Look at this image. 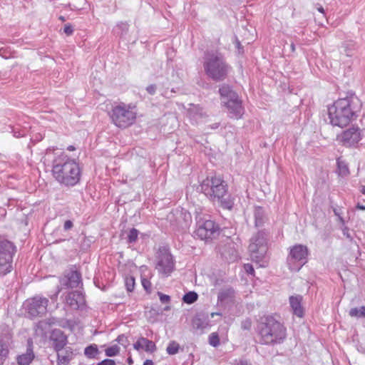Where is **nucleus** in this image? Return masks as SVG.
I'll use <instances>...</instances> for the list:
<instances>
[{"instance_id":"1","label":"nucleus","mask_w":365,"mask_h":365,"mask_svg":"<svg viewBox=\"0 0 365 365\" xmlns=\"http://www.w3.org/2000/svg\"><path fill=\"white\" fill-rule=\"evenodd\" d=\"M46 155H53L52 173L59 183L72 187L77 185L81 179V169L78 163L71 159L61 150H48Z\"/></svg>"},{"instance_id":"2","label":"nucleus","mask_w":365,"mask_h":365,"mask_svg":"<svg viewBox=\"0 0 365 365\" xmlns=\"http://www.w3.org/2000/svg\"><path fill=\"white\" fill-rule=\"evenodd\" d=\"M361 106V100L354 93L339 98L328 108L330 123L341 128L348 125L357 118Z\"/></svg>"},{"instance_id":"3","label":"nucleus","mask_w":365,"mask_h":365,"mask_svg":"<svg viewBox=\"0 0 365 365\" xmlns=\"http://www.w3.org/2000/svg\"><path fill=\"white\" fill-rule=\"evenodd\" d=\"M257 334L262 344L275 345L282 344L287 338V328L277 314L261 317L257 322Z\"/></svg>"},{"instance_id":"4","label":"nucleus","mask_w":365,"mask_h":365,"mask_svg":"<svg viewBox=\"0 0 365 365\" xmlns=\"http://www.w3.org/2000/svg\"><path fill=\"white\" fill-rule=\"evenodd\" d=\"M204 72L208 78L215 82L227 79L232 68L219 49L207 50L202 57Z\"/></svg>"},{"instance_id":"5","label":"nucleus","mask_w":365,"mask_h":365,"mask_svg":"<svg viewBox=\"0 0 365 365\" xmlns=\"http://www.w3.org/2000/svg\"><path fill=\"white\" fill-rule=\"evenodd\" d=\"M200 189L210 200L217 202L223 209H232L234 200L227 192V182L221 177H207L200 183Z\"/></svg>"},{"instance_id":"6","label":"nucleus","mask_w":365,"mask_h":365,"mask_svg":"<svg viewBox=\"0 0 365 365\" xmlns=\"http://www.w3.org/2000/svg\"><path fill=\"white\" fill-rule=\"evenodd\" d=\"M268 232L265 230L259 231L254 235L249 245V252L252 261L264 267L268 264L267 257Z\"/></svg>"},{"instance_id":"7","label":"nucleus","mask_w":365,"mask_h":365,"mask_svg":"<svg viewBox=\"0 0 365 365\" xmlns=\"http://www.w3.org/2000/svg\"><path fill=\"white\" fill-rule=\"evenodd\" d=\"M135 106L120 103L114 105L110 113L113 123L118 128H126L133 125L136 119Z\"/></svg>"},{"instance_id":"8","label":"nucleus","mask_w":365,"mask_h":365,"mask_svg":"<svg viewBox=\"0 0 365 365\" xmlns=\"http://www.w3.org/2000/svg\"><path fill=\"white\" fill-rule=\"evenodd\" d=\"M196 230L195 235L202 240L208 241L216 238L220 235V227L210 216L196 211Z\"/></svg>"},{"instance_id":"9","label":"nucleus","mask_w":365,"mask_h":365,"mask_svg":"<svg viewBox=\"0 0 365 365\" xmlns=\"http://www.w3.org/2000/svg\"><path fill=\"white\" fill-rule=\"evenodd\" d=\"M16 251L13 242L0 237V276L4 277L13 270V259Z\"/></svg>"},{"instance_id":"10","label":"nucleus","mask_w":365,"mask_h":365,"mask_svg":"<svg viewBox=\"0 0 365 365\" xmlns=\"http://www.w3.org/2000/svg\"><path fill=\"white\" fill-rule=\"evenodd\" d=\"M48 299L40 295L27 299L23 304L28 317L31 319L41 317L47 312Z\"/></svg>"},{"instance_id":"11","label":"nucleus","mask_w":365,"mask_h":365,"mask_svg":"<svg viewBox=\"0 0 365 365\" xmlns=\"http://www.w3.org/2000/svg\"><path fill=\"white\" fill-rule=\"evenodd\" d=\"M309 250L307 246L295 245L290 248L287 264L291 271L298 272L307 262Z\"/></svg>"},{"instance_id":"12","label":"nucleus","mask_w":365,"mask_h":365,"mask_svg":"<svg viewBox=\"0 0 365 365\" xmlns=\"http://www.w3.org/2000/svg\"><path fill=\"white\" fill-rule=\"evenodd\" d=\"M155 269L163 277H168L175 269V261L170 252L165 249H160Z\"/></svg>"},{"instance_id":"13","label":"nucleus","mask_w":365,"mask_h":365,"mask_svg":"<svg viewBox=\"0 0 365 365\" xmlns=\"http://www.w3.org/2000/svg\"><path fill=\"white\" fill-rule=\"evenodd\" d=\"M223 105L227 108L228 116L230 118L240 119L244 114V108L242 105V101L239 96L236 98L226 101Z\"/></svg>"},{"instance_id":"14","label":"nucleus","mask_w":365,"mask_h":365,"mask_svg":"<svg viewBox=\"0 0 365 365\" xmlns=\"http://www.w3.org/2000/svg\"><path fill=\"white\" fill-rule=\"evenodd\" d=\"M339 138L344 145L353 146L357 144L361 138V130L359 128H350L344 130Z\"/></svg>"},{"instance_id":"15","label":"nucleus","mask_w":365,"mask_h":365,"mask_svg":"<svg viewBox=\"0 0 365 365\" xmlns=\"http://www.w3.org/2000/svg\"><path fill=\"white\" fill-rule=\"evenodd\" d=\"M52 345L56 352L61 351L68 343V338L60 329H54L51 336Z\"/></svg>"},{"instance_id":"16","label":"nucleus","mask_w":365,"mask_h":365,"mask_svg":"<svg viewBox=\"0 0 365 365\" xmlns=\"http://www.w3.org/2000/svg\"><path fill=\"white\" fill-rule=\"evenodd\" d=\"M66 303L75 309H79L85 303L84 296L78 291L70 292L66 297Z\"/></svg>"},{"instance_id":"17","label":"nucleus","mask_w":365,"mask_h":365,"mask_svg":"<svg viewBox=\"0 0 365 365\" xmlns=\"http://www.w3.org/2000/svg\"><path fill=\"white\" fill-rule=\"evenodd\" d=\"M34 358L33 344L31 340H29L26 353L18 355L16 356V362L18 365H30Z\"/></svg>"},{"instance_id":"18","label":"nucleus","mask_w":365,"mask_h":365,"mask_svg":"<svg viewBox=\"0 0 365 365\" xmlns=\"http://www.w3.org/2000/svg\"><path fill=\"white\" fill-rule=\"evenodd\" d=\"M302 299L301 295L291 296L289 297V304L293 314L300 318L304 316V308L302 305Z\"/></svg>"},{"instance_id":"19","label":"nucleus","mask_w":365,"mask_h":365,"mask_svg":"<svg viewBox=\"0 0 365 365\" xmlns=\"http://www.w3.org/2000/svg\"><path fill=\"white\" fill-rule=\"evenodd\" d=\"M193 328L197 330H204L210 327V319L207 314L204 313L197 314L192 319Z\"/></svg>"},{"instance_id":"20","label":"nucleus","mask_w":365,"mask_h":365,"mask_svg":"<svg viewBox=\"0 0 365 365\" xmlns=\"http://www.w3.org/2000/svg\"><path fill=\"white\" fill-rule=\"evenodd\" d=\"M73 356V349L70 346L63 348L57 352V365H68Z\"/></svg>"},{"instance_id":"21","label":"nucleus","mask_w":365,"mask_h":365,"mask_svg":"<svg viewBox=\"0 0 365 365\" xmlns=\"http://www.w3.org/2000/svg\"><path fill=\"white\" fill-rule=\"evenodd\" d=\"M235 297V290L232 288H227L219 292L217 295V304L224 305L231 302Z\"/></svg>"},{"instance_id":"22","label":"nucleus","mask_w":365,"mask_h":365,"mask_svg":"<svg viewBox=\"0 0 365 365\" xmlns=\"http://www.w3.org/2000/svg\"><path fill=\"white\" fill-rule=\"evenodd\" d=\"M219 93L221 97V101L223 104L225 101L233 99L238 96L237 93L227 84H222L220 86Z\"/></svg>"},{"instance_id":"23","label":"nucleus","mask_w":365,"mask_h":365,"mask_svg":"<svg viewBox=\"0 0 365 365\" xmlns=\"http://www.w3.org/2000/svg\"><path fill=\"white\" fill-rule=\"evenodd\" d=\"M66 285L70 288H75L81 283V275L78 271H71L66 276Z\"/></svg>"},{"instance_id":"24","label":"nucleus","mask_w":365,"mask_h":365,"mask_svg":"<svg viewBox=\"0 0 365 365\" xmlns=\"http://www.w3.org/2000/svg\"><path fill=\"white\" fill-rule=\"evenodd\" d=\"M254 217L255 227H262L267 220L264 208L260 206L255 207L254 210Z\"/></svg>"},{"instance_id":"25","label":"nucleus","mask_w":365,"mask_h":365,"mask_svg":"<svg viewBox=\"0 0 365 365\" xmlns=\"http://www.w3.org/2000/svg\"><path fill=\"white\" fill-rule=\"evenodd\" d=\"M187 115L190 119L197 120L205 115L203 108L198 105H190L187 109Z\"/></svg>"},{"instance_id":"26","label":"nucleus","mask_w":365,"mask_h":365,"mask_svg":"<svg viewBox=\"0 0 365 365\" xmlns=\"http://www.w3.org/2000/svg\"><path fill=\"white\" fill-rule=\"evenodd\" d=\"M337 173L339 176L345 177L349 175L348 164L345 160L338 158L336 160Z\"/></svg>"},{"instance_id":"27","label":"nucleus","mask_w":365,"mask_h":365,"mask_svg":"<svg viewBox=\"0 0 365 365\" xmlns=\"http://www.w3.org/2000/svg\"><path fill=\"white\" fill-rule=\"evenodd\" d=\"M9 354L8 344L0 339V365H2L6 360Z\"/></svg>"},{"instance_id":"28","label":"nucleus","mask_w":365,"mask_h":365,"mask_svg":"<svg viewBox=\"0 0 365 365\" xmlns=\"http://www.w3.org/2000/svg\"><path fill=\"white\" fill-rule=\"evenodd\" d=\"M140 341L143 343V349L146 352L153 353L156 351L155 344L153 341L142 336L140 337Z\"/></svg>"},{"instance_id":"29","label":"nucleus","mask_w":365,"mask_h":365,"mask_svg":"<svg viewBox=\"0 0 365 365\" xmlns=\"http://www.w3.org/2000/svg\"><path fill=\"white\" fill-rule=\"evenodd\" d=\"M349 315L356 319L365 318V306L350 309Z\"/></svg>"},{"instance_id":"30","label":"nucleus","mask_w":365,"mask_h":365,"mask_svg":"<svg viewBox=\"0 0 365 365\" xmlns=\"http://www.w3.org/2000/svg\"><path fill=\"white\" fill-rule=\"evenodd\" d=\"M98 354V349L96 344H93L88 346L84 350V354L89 359H94Z\"/></svg>"},{"instance_id":"31","label":"nucleus","mask_w":365,"mask_h":365,"mask_svg":"<svg viewBox=\"0 0 365 365\" xmlns=\"http://www.w3.org/2000/svg\"><path fill=\"white\" fill-rule=\"evenodd\" d=\"M198 299V294L193 291L188 292L184 294L182 297L183 302L191 304L195 302Z\"/></svg>"},{"instance_id":"32","label":"nucleus","mask_w":365,"mask_h":365,"mask_svg":"<svg viewBox=\"0 0 365 365\" xmlns=\"http://www.w3.org/2000/svg\"><path fill=\"white\" fill-rule=\"evenodd\" d=\"M179 344L175 341H171L166 348V351L169 355H175L179 351Z\"/></svg>"},{"instance_id":"33","label":"nucleus","mask_w":365,"mask_h":365,"mask_svg":"<svg viewBox=\"0 0 365 365\" xmlns=\"http://www.w3.org/2000/svg\"><path fill=\"white\" fill-rule=\"evenodd\" d=\"M139 231L135 228H132L129 230L127 236V242L129 244L135 243L138 237Z\"/></svg>"},{"instance_id":"34","label":"nucleus","mask_w":365,"mask_h":365,"mask_svg":"<svg viewBox=\"0 0 365 365\" xmlns=\"http://www.w3.org/2000/svg\"><path fill=\"white\" fill-rule=\"evenodd\" d=\"M129 29V25L126 22H120L116 26V29L120 31H117L118 34L120 36L125 35Z\"/></svg>"},{"instance_id":"35","label":"nucleus","mask_w":365,"mask_h":365,"mask_svg":"<svg viewBox=\"0 0 365 365\" xmlns=\"http://www.w3.org/2000/svg\"><path fill=\"white\" fill-rule=\"evenodd\" d=\"M209 344L213 347L220 345V338L217 332H213L209 336Z\"/></svg>"},{"instance_id":"36","label":"nucleus","mask_w":365,"mask_h":365,"mask_svg":"<svg viewBox=\"0 0 365 365\" xmlns=\"http://www.w3.org/2000/svg\"><path fill=\"white\" fill-rule=\"evenodd\" d=\"M125 285L128 292H133L135 288V278L131 276L126 277L125 279Z\"/></svg>"},{"instance_id":"37","label":"nucleus","mask_w":365,"mask_h":365,"mask_svg":"<svg viewBox=\"0 0 365 365\" xmlns=\"http://www.w3.org/2000/svg\"><path fill=\"white\" fill-rule=\"evenodd\" d=\"M344 51L347 56H352L354 55V44L352 42H347L343 45Z\"/></svg>"},{"instance_id":"38","label":"nucleus","mask_w":365,"mask_h":365,"mask_svg":"<svg viewBox=\"0 0 365 365\" xmlns=\"http://www.w3.org/2000/svg\"><path fill=\"white\" fill-rule=\"evenodd\" d=\"M120 351V348L117 345L111 346L108 348H107L105 351L106 355L107 356H116Z\"/></svg>"},{"instance_id":"39","label":"nucleus","mask_w":365,"mask_h":365,"mask_svg":"<svg viewBox=\"0 0 365 365\" xmlns=\"http://www.w3.org/2000/svg\"><path fill=\"white\" fill-rule=\"evenodd\" d=\"M223 255L230 262H235L239 257L238 253L235 250H232L229 254L224 252Z\"/></svg>"},{"instance_id":"40","label":"nucleus","mask_w":365,"mask_h":365,"mask_svg":"<svg viewBox=\"0 0 365 365\" xmlns=\"http://www.w3.org/2000/svg\"><path fill=\"white\" fill-rule=\"evenodd\" d=\"M116 341L120 344L123 345L125 347L127 346L129 344V341H128V337L125 336L124 334L119 335L117 337Z\"/></svg>"},{"instance_id":"41","label":"nucleus","mask_w":365,"mask_h":365,"mask_svg":"<svg viewBox=\"0 0 365 365\" xmlns=\"http://www.w3.org/2000/svg\"><path fill=\"white\" fill-rule=\"evenodd\" d=\"M160 301L162 304H168L170 302V297L160 292H158Z\"/></svg>"},{"instance_id":"42","label":"nucleus","mask_w":365,"mask_h":365,"mask_svg":"<svg viewBox=\"0 0 365 365\" xmlns=\"http://www.w3.org/2000/svg\"><path fill=\"white\" fill-rule=\"evenodd\" d=\"M12 133L16 138H21L26 135V130L25 129H19L18 128H13Z\"/></svg>"},{"instance_id":"43","label":"nucleus","mask_w":365,"mask_h":365,"mask_svg":"<svg viewBox=\"0 0 365 365\" xmlns=\"http://www.w3.org/2000/svg\"><path fill=\"white\" fill-rule=\"evenodd\" d=\"M73 28L70 24H66L63 28V31L67 36H71L73 33Z\"/></svg>"},{"instance_id":"44","label":"nucleus","mask_w":365,"mask_h":365,"mask_svg":"<svg viewBox=\"0 0 365 365\" xmlns=\"http://www.w3.org/2000/svg\"><path fill=\"white\" fill-rule=\"evenodd\" d=\"M141 283H142V285H143V288L146 291H150V290L151 283H150V282L148 279H147L145 278H143L142 280H141Z\"/></svg>"},{"instance_id":"45","label":"nucleus","mask_w":365,"mask_h":365,"mask_svg":"<svg viewBox=\"0 0 365 365\" xmlns=\"http://www.w3.org/2000/svg\"><path fill=\"white\" fill-rule=\"evenodd\" d=\"M157 86L155 84H150L146 87L147 92L150 95H154L156 93Z\"/></svg>"},{"instance_id":"46","label":"nucleus","mask_w":365,"mask_h":365,"mask_svg":"<svg viewBox=\"0 0 365 365\" xmlns=\"http://www.w3.org/2000/svg\"><path fill=\"white\" fill-rule=\"evenodd\" d=\"M244 269L247 274H254L255 270L253 266L251 264H245Z\"/></svg>"},{"instance_id":"47","label":"nucleus","mask_w":365,"mask_h":365,"mask_svg":"<svg viewBox=\"0 0 365 365\" xmlns=\"http://www.w3.org/2000/svg\"><path fill=\"white\" fill-rule=\"evenodd\" d=\"M342 232H343V235L347 239H349L350 241H351L353 240V237L350 233L349 229L347 227L345 226L342 228Z\"/></svg>"},{"instance_id":"48","label":"nucleus","mask_w":365,"mask_h":365,"mask_svg":"<svg viewBox=\"0 0 365 365\" xmlns=\"http://www.w3.org/2000/svg\"><path fill=\"white\" fill-rule=\"evenodd\" d=\"M98 365H115V362L113 359H106L99 362Z\"/></svg>"},{"instance_id":"49","label":"nucleus","mask_w":365,"mask_h":365,"mask_svg":"<svg viewBox=\"0 0 365 365\" xmlns=\"http://www.w3.org/2000/svg\"><path fill=\"white\" fill-rule=\"evenodd\" d=\"M143 342L140 341V337L137 340L135 343L133 344V348L134 349L137 351H140L143 349Z\"/></svg>"},{"instance_id":"50","label":"nucleus","mask_w":365,"mask_h":365,"mask_svg":"<svg viewBox=\"0 0 365 365\" xmlns=\"http://www.w3.org/2000/svg\"><path fill=\"white\" fill-rule=\"evenodd\" d=\"M73 227V223L71 220H68L64 222L63 229L67 231L71 230Z\"/></svg>"},{"instance_id":"51","label":"nucleus","mask_w":365,"mask_h":365,"mask_svg":"<svg viewBox=\"0 0 365 365\" xmlns=\"http://www.w3.org/2000/svg\"><path fill=\"white\" fill-rule=\"evenodd\" d=\"M143 365H154V363L152 360L150 359H146L144 363H143Z\"/></svg>"},{"instance_id":"52","label":"nucleus","mask_w":365,"mask_h":365,"mask_svg":"<svg viewBox=\"0 0 365 365\" xmlns=\"http://www.w3.org/2000/svg\"><path fill=\"white\" fill-rule=\"evenodd\" d=\"M220 126V123H215L212 125H210V128L211 129H217Z\"/></svg>"},{"instance_id":"53","label":"nucleus","mask_w":365,"mask_h":365,"mask_svg":"<svg viewBox=\"0 0 365 365\" xmlns=\"http://www.w3.org/2000/svg\"><path fill=\"white\" fill-rule=\"evenodd\" d=\"M356 208L361 210H365V205H361L360 203H358L356 205Z\"/></svg>"},{"instance_id":"54","label":"nucleus","mask_w":365,"mask_h":365,"mask_svg":"<svg viewBox=\"0 0 365 365\" xmlns=\"http://www.w3.org/2000/svg\"><path fill=\"white\" fill-rule=\"evenodd\" d=\"M67 150L68 151H73V150H76V148L73 145H69V146L67 147Z\"/></svg>"},{"instance_id":"55","label":"nucleus","mask_w":365,"mask_h":365,"mask_svg":"<svg viewBox=\"0 0 365 365\" xmlns=\"http://www.w3.org/2000/svg\"><path fill=\"white\" fill-rule=\"evenodd\" d=\"M237 365H250L246 361H241Z\"/></svg>"},{"instance_id":"56","label":"nucleus","mask_w":365,"mask_h":365,"mask_svg":"<svg viewBox=\"0 0 365 365\" xmlns=\"http://www.w3.org/2000/svg\"><path fill=\"white\" fill-rule=\"evenodd\" d=\"M236 47L240 50L242 48H241V44H240V42L237 39L236 40Z\"/></svg>"},{"instance_id":"57","label":"nucleus","mask_w":365,"mask_h":365,"mask_svg":"<svg viewBox=\"0 0 365 365\" xmlns=\"http://www.w3.org/2000/svg\"><path fill=\"white\" fill-rule=\"evenodd\" d=\"M58 292H59V291H58L56 294H54L51 297V299H52V300H56V299H57V297H58Z\"/></svg>"},{"instance_id":"58","label":"nucleus","mask_w":365,"mask_h":365,"mask_svg":"<svg viewBox=\"0 0 365 365\" xmlns=\"http://www.w3.org/2000/svg\"><path fill=\"white\" fill-rule=\"evenodd\" d=\"M361 192L365 195V185H362L360 190Z\"/></svg>"},{"instance_id":"59","label":"nucleus","mask_w":365,"mask_h":365,"mask_svg":"<svg viewBox=\"0 0 365 365\" xmlns=\"http://www.w3.org/2000/svg\"><path fill=\"white\" fill-rule=\"evenodd\" d=\"M250 322H248V324H245L243 325V328L247 329H248L250 328Z\"/></svg>"},{"instance_id":"60","label":"nucleus","mask_w":365,"mask_h":365,"mask_svg":"<svg viewBox=\"0 0 365 365\" xmlns=\"http://www.w3.org/2000/svg\"><path fill=\"white\" fill-rule=\"evenodd\" d=\"M215 315H221V314H220L218 312H212L210 314V316H211L212 318L214 317V316H215Z\"/></svg>"},{"instance_id":"61","label":"nucleus","mask_w":365,"mask_h":365,"mask_svg":"<svg viewBox=\"0 0 365 365\" xmlns=\"http://www.w3.org/2000/svg\"><path fill=\"white\" fill-rule=\"evenodd\" d=\"M318 11L322 14L324 13V9H323V7L320 6L319 8H318Z\"/></svg>"},{"instance_id":"62","label":"nucleus","mask_w":365,"mask_h":365,"mask_svg":"<svg viewBox=\"0 0 365 365\" xmlns=\"http://www.w3.org/2000/svg\"><path fill=\"white\" fill-rule=\"evenodd\" d=\"M58 19H59V20H60V21H66L65 17H64V16H60Z\"/></svg>"},{"instance_id":"63","label":"nucleus","mask_w":365,"mask_h":365,"mask_svg":"<svg viewBox=\"0 0 365 365\" xmlns=\"http://www.w3.org/2000/svg\"><path fill=\"white\" fill-rule=\"evenodd\" d=\"M128 363L129 364H133V359H132L130 357H129V358L128 359Z\"/></svg>"},{"instance_id":"64","label":"nucleus","mask_w":365,"mask_h":365,"mask_svg":"<svg viewBox=\"0 0 365 365\" xmlns=\"http://www.w3.org/2000/svg\"><path fill=\"white\" fill-rule=\"evenodd\" d=\"M291 47H292V50L294 51L295 47H294V45L293 43L291 45Z\"/></svg>"}]
</instances>
